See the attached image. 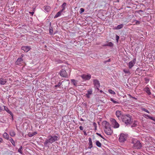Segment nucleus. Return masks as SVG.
I'll return each instance as SVG.
<instances>
[{"mask_svg": "<svg viewBox=\"0 0 155 155\" xmlns=\"http://www.w3.org/2000/svg\"><path fill=\"white\" fill-rule=\"evenodd\" d=\"M4 107V110H5L9 114L12 116V119H13V115L12 113L9 110L8 108L5 106H3Z\"/></svg>", "mask_w": 155, "mask_h": 155, "instance_id": "ddd939ff", "label": "nucleus"}, {"mask_svg": "<svg viewBox=\"0 0 155 155\" xmlns=\"http://www.w3.org/2000/svg\"><path fill=\"white\" fill-rule=\"evenodd\" d=\"M102 124L104 127V131L105 134L107 135H111L113 131L109 123L106 121H104L102 122Z\"/></svg>", "mask_w": 155, "mask_h": 155, "instance_id": "f03ea898", "label": "nucleus"}, {"mask_svg": "<svg viewBox=\"0 0 155 155\" xmlns=\"http://www.w3.org/2000/svg\"><path fill=\"white\" fill-rule=\"evenodd\" d=\"M147 114H144L143 115V116L144 117L146 118H147Z\"/></svg>", "mask_w": 155, "mask_h": 155, "instance_id": "09e8293b", "label": "nucleus"}, {"mask_svg": "<svg viewBox=\"0 0 155 155\" xmlns=\"http://www.w3.org/2000/svg\"><path fill=\"white\" fill-rule=\"evenodd\" d=\"M24 56V54H22L21 55V58H22V57H23Z\"/></svg>", "mask_w": 155, "mask_h": 155, "instance_id": "5fc2aeb1", "label": "nucleus"}, {"mask_svg": "<svg viewBox=\"0 0 155 155\" xmlns=\"http://www.w3.org/2000/svg\"><path fill=\"white\" fill-rule=\"evenodd\" d=\"M150 119L155 121V117H150Z\"/></svg>", "mask_w": 155, "mask_h": 155, "instance_id": "c03bdc74", "label": "nucleus"}, {"mask_svg": "<svg viewBox=\"0 0 155 155\" xmlns=\"http://www.w3.org/2000/svg\"><path fill=\"white\" fill-rule=\"evenodd\" d=\"M7 81L5 79H4L3 78H1L0 79V84L1 85H4L6 83Z\"/></svg>", "mask_w": 155, "mask_h": 155, "instance_id": "f3484780", "label": "nucleus"}, {"mask_svg": "<svg viewBox=\"0 0 155 155\" xmlns=\"http://www.w3.org/2000/svg\"><path fill=\"white\" fill-rule=\"evenodd\" d=\"M3 110L0 107V112L1 111V110Z\"/></svg>", "mask_w": 155, "mask_h": 155, "instance_id": "4d7b16f0", "label": "nucleus"}, {"mask_svg": "<svg viewBox=\"0 0 155 155\" xmlns=\"http://www.w3.org/2000/svg\"><path fill=\"white\" fill-rule=\"evenodd\" d=\"M81 77L84 80H88L91 79V76L90 74L86 75L83 74L81 75Z\"/></svg>", "mask_w": 155, "mask_h": 155, "instance_id": "9b49d317", "label": "nucleus"}, {"mask_svg": "<svg viewBox=\"0 0 155 155\" xmlns=\"http://www.w3.org/2000/svg\"><path fill=\"white\" fill-rule=\"evenodd\" d=\"M114 44L111 42H109L108 43L105 45L104 46H107L110 47H112L113 46Z\"/></svg>", "mask_w": 155, "mask_h": 155, "instance_id": "393cba45", "label": "nucleus"}, {"mask_svg": "<svg viewBox=\"0 0 155 155\" xmlns=\"http://www.w3.org/2000/svg\"><path fill=\"white\" fill-rule=\"evenodd\" d=\"M141 110L143 111H144L147 112V113H150V112L149 111L145 108H141Z\"/></svg>", "mask_w": 155, "mask_h": 155, "instance_id": "f704fd0d", "label": "nucleus"}, {"mask_svg": "<svg viewBox=\"0 0 155 155\" xmlns=\"http://www.w3.org/2000/svg\"><path fill=\"white\" fill-rule=\"evenodd\" d=\"M80 120L81 121H83L84 120L82 118H81Z\"/></svg>", "mask_w": 155, "mask_h": 155, "instance_id": "bf43d9fd", "label": "nucleus"}, {"mask_svg": "<svg viewBox=\"0 0 155 155\" xmlns=\"http://www.w3.org/2000/svg\"><path fill=\"white\" fill-rule=\"evenodd\" d=\"M44 8L46 12H48L50 11L51 8L49 6H46L44 7Z\"/></svg>", "mask_w": 155, "mask_h": 155, "instance_id": "4be33fe9", "label": "nucleus"}, {"mask_svg": "<svg viewBox=\"0 0 155 155\" xmlns=\"http://www.w3.org/2000/svg\"><path fill=\"white\" fill-rule=\"evenodd\" d=\"M108 92L111 94H115V93L112 90L109 89L108 90Z\"/></svg>", "mask_w": 155, "mask_h": 155, "instance_id": "473e14b6", "label": "nucleus"}, {"mask_svg": "<svg viewBox=\"0 0 155 155\" xmlns=\"http://www.w3.org/2000/svg\"><path fill=\"white\" fill-rule=\"evenodd\" d=\"M29 13L30 14H31V16H32L33 15L34 13V12H29Z\"/></svg>", "mask_w": 155, "mask_h": 155, "instance_id": "8fccbe9b", "label": "nucleus"}, {"mask_svg": "<svg viewBox=\"0 0 155 155\" xmlns=\"http://www.w3.org/2000/svg\"><path fill=\"white\" fill-rule=\"evenodd\" d=\"M119 38V36L117 35H116V40L117 41V42H118Z\"/></svg>", "mask_w": 155, "mask_h": 155, "instance_id": "58836bf2", "label": "nucleus"}, {"mask_svg": "<svg viewBox=\"0 0 155 155\" xmlns=\"http://www.w3.org/2000/svg\"><path fill=\"white\" fill-rule=\"evenodd\" d=\"M79 128L81 130H83L84 129L83 127L82 126H80Z\"/></svg>", "mask_w": 155, "mask_h": 155, "instance_id": "49530a36", "label": "nucleus"}, {"mask_svg": "<svg viewBox=\"0 0 155 155\" xmlns=\"http://www.w3.org/2000/svg\"><path fill=\"white\" fill-rule=\"evenodd\" d=\"M131 143L133 144V147L134 148L137 149L141 148V144L139 141L136 139H133L132 140Z\"/></svg>", "mask_w": 155, "mask_h": 155, "instance_id": "39448f33", "label": "nucleus"}, {"mask_svg": "<svg viewBox=\"0 0 155 155\" xmlns=\"http://www.w3.org/2000/svg\"><path fill=\"white\" fill-rule=\"evenodd\" d=\"M3 142V139L2 138L0 137V144Z\"/></svg>", "mask_w": 155, "mask_h": 155, "instance_id": "de8ad7c7", "label": "nucleus"}, {"mask_svg": "<svg viewBox=\"0 0 155 155\" xmlns=\"http://www.w3.org/2000/svg\"><path fill=\"white\" fill-rule=\"evenodd\" d=\"M136 59L134 58L133 60L130 61L128 64L127 66L130 69L136 63Z\"/></svg>", "mask_w": 155, "mask_h": 155, "instance_id": "1a4fd4ad", "label": "nucleus"}, {"mask_svg": "<svg viewBox=\"0 0 155 155\" xmlns=\"http://www.w3.org/2000/svg\"><path fill=\"white\" fill-rule=\"evenodd\" d=\"M144 91L146 92L148 95H150L151 94L150 90L149 87H146L144 89Z\"/></svg>", "mask_w": 155, "mask_h": 155, "instance_id": "aec40b11", "label": "nucleus"}, {"mask_svg": "<svg viewBox=\"0 0 155 155\" xmlns=\"http://www.w3.org/2000/svg\"><path fill=\"white\" fill-rule=\"evenodd\" d=\"M84 135L85 136L87 135V134L86 132V131L84 132Z\"/></svg>", "mask_w": 155, "mask_h": 155, "instance_id": "603ef678", "label": "nucleus"}, {"mask_svg": "<svg viewBox=\"0 0 155 155\" xmlns=\"http://www.w3.org/2000/svg\"><path fill=\"white\" fill-rule=\"evenodd\" d=\"M22 148V147L21 146L20 148L18 149V152L20 153H22V151L21 150Z\"/></svg>", "mask_w": 155, "mask_h": 155, "instance_id": "c9c22d12", "label": "nucleus"}, {"mask_svg": "<svg viewBox=\"0 0 155 155\" xmlns=\"http://www.w3.org/2000/svg\"><path fill=\"white\" fill-rule=\"evenodd\" d=\"M80 13H82L84 11V8H81L80 9Z\"/></svg>", "mask_w": 155, "mask_h": 155, "instance_id": "4c0bfd02", "label": "nucleus"}, {"mask_svg": "<svg viewBox=\"0 0 155 155\" xmlns=\"http://www.w3.org/2000/svg\"><path fill=\"white\" fill-rule=\"evenodd\" d=\"M138 68H137V70H136V71H138Z\"/></svg>", "mask_w": 155, "mask_h": 155, "instance_id": "680f3d73", "label": "nucleus"}, {"mask_svg": "<svg viewBox=\"0 0 155 155\" xmlns=\"http://www.w3.org/2000/svg\"><path fill=\"white\" fill-rule=\"evenodd\" d=\"M30 49V47L28 46H23L21 48V49L26 52H28Z\"/></svg>", "mask_w": 155, "mask_h": 155, "instance_id": "f8f14e48", "label": "nucleus"}, {"mask_svg": "<svg viewBox=\"0 0 155 155\" xmlns=\"http://www.w3.org/2000/svg\"><path fill=\"white\" fill-rule=\"evenodd\" d=\"M9 140L11 142V143H12L13 146H15V143L13 140L12 138L11 137L9 139Z\"/></svg>", "mask_w": 155, "mask_h": 155, "instance_id": "c756f323", "label": "nucleus"}, {"mask_svg": "<svg viewBox=\"0 0 155 155\" xmlns=\"http://www.w3.org/2000/svg\"><path fill=\"white\" fill-rule=\"evenodd\" d=\"M71 81L74 85L76 86L77 85V83L75 80L73 79H71Z\"/></svg>", "mask_w": 155, "mask_h": 155, "instance_id": "2f4dec72", "label": "nucleus"}, {"mask_svg": "<svg viewBox=\"0 0 155 155\" xmlns=\"http://www.w3.org/2000/svg\"><path fill=\"white\" fill-rule=\"evenodd\" d=\"M60 139V137L58 134L57 135H50L48 138L46 139L44 143V144L45 147H49L51 144L53 142L58 141Z\"/></svg>", "mask_w": 155, "mask_h": 155, "instance_id": "f257e3e1", "label": "nucleus"}, {"mask_svg": "<svg viewBox=\"0 0 155 155\" xmlns=\"http://www.w3.org/2000/svg\"><path fill=\"white\" fill-rule=\"evenodd\" d=\"M37 134V133L36 132H34L32 133H29L28 134V135L29 137H32Z\"/></svg>", "mask_w": 155, "mask_h": 155, "instance_id": "a878e982", "label": "nucleus"}, {"mask_svg": "<svg viewBox=\"0 0 155 155\" xmlns=\"http://www.w3.org/2000/svg\"><path fill=\"white\" fill-rule=\"evenodd\" d=\"M127 137V136L124 134H121L120 135L119 139V141L121 142H124L126 140Z\"/></svg>", "mask_w": 155, "mask_h": 155, "instance_id": "423d86ee", "label": "nucleus"}, {"mask_svg": "<svg viewBox=\"0 0 155 155\" xmlns=\"http://www.w3.org/2000/svg\"><path fill=\"white\" fill-rule=\"evenodd\" d=\"M121 118L123 122L127 126L130 125L132 123V119L131 116L129 115L122 116Z\"/></svg>", "mask_w": 155, "mask_h": 155, "instance_id": "20e7f679", "label": "nucleus"}, {"mask_svg": "<svg viewBox=\"0 0 155 155\" xmlns=\"http://www.w3.org/2000/svg\"><path fill=\"white\" fill-rule=\"evenodd\" d=\"M150 119L155 121V117H150Z\"/></svg>", "mask_w": 155, "mask_h": 155, "instance_id": "37998d69", "label": "nucleus"}, {"mask_svg": "<svg viewBox=\"0 0 155 155\" xmlns=\"http://www.w3.org/2000/svg\"><path fill=\"white\" fill-rule=\"evenodd\" d=\"M128 95L129 96V97L131 98H132V96L130 94H128Z\"/></svg>", "mask_w": 155, "mask_h": 155, "instance_id": "6e6d98bb", "label": "nucleus"}, {"mask_svg": "<svg viewBox=\"0 0 155 155\" xmlns=\"http://www.w3.org/2000/svg\"><path fill=\"white\" fill-rule=\"evenodd\" d=\"M140 11H141V12H142V10H140Z\"/></svg>", "mask_w": 155, "mask_h": 155, "instance_id": "e2e57ef3", "label": "nucleus"}, {"mask_svg": "<svg viewBox=\"0 0 155 155\" xmlns=\"http://www.w3.org/2000/svg\"><path fill=\"white\" fill-rule=\"evenodd\" d=\"M135 21H136V23L137 25L139 24L140 23V21H137V20H135Z\"/></svg>", "mask_w": 155, "mask_h": 155, "instance_id": "a18cd8bd", "label": "nucleus"}, {"mask_svg": "<svg viewBox=\"0 0 155 155\" xmlns=\"http://www.w3.org/2000/svg\"><path fill=\"white\" fill-rule=\"evenodd\" d=\"M93 84L96 89L99 90V88L100 87V83L99 81L96 80L94 79L93 80Z\"/></svg>", "mask_w": 155, "mask_h": 155, "instance_id": "6e6552de", "label": "nucleus"}, {"mask_svg": "<svg viewBox=\"0 0 155 155\" xmlns=\"http://www.w3.org/2000/svg\"><path fill=\"white\" fill-rule=\"evenodd\" d=\"M15 63L16 65H21L24 63L23 60L21 58H18Z\"/></svg>", "mask_w": 155, "mask_h": 155, "instance_id": "9d476101", "label": "nucleus"}, {"mask_svg": "<svg viewBox=\"0 0 155 155\" xmlns=\"http://www.w3.org/2000/svg\"><path fill=\"white\" fill-rule=\"evenodd\" d=\"M116 115L118 119H120V117H121V116L122 115L121 111L119 110H117L116 112Z\"/></svg>", "mask_w": 155, "mask_h": 155, "instance_id": "2eb2a0df", "label": "nucleus"}, {"mask_svg": "<svg viewBox=\"0 0 155 155\" xmlns=\"http://www.w3.org/2000/svg\"><path fill=\"white\" fill-rule=\"evenodd\" d=\"M138 123V122L137 121H134L133 124L131 125V127H136Z\"/></svg>", "mask_w": 155, "mask_h": 155, "instance_id": "c85d7f7f", "label": "nucleus"}, {"mask_svg": "<svg viewBox=\"0 0 155 155\" xmlns=\"http://www.w3.org/2000/svg\"><path fill=\"white\" fill-rule=\"evenodd\" d=\"M3 137L6 139L8 140L9 139V135L6 132H5L3 135Z\"/></svg>", "mask_w": 155, "mask_h": 155, "instance_id": "5701e85b", "label": "nucleus"}, {"mask_svg": "<svg viewBox=\"0 0 155 155\" xmlns=\"http://www.w3.org/2000/svg\"><path fill=\"white\" fill-rule=\"evenodd\" d=\"M70 72L71 71L68 67L65 66H63L62 69L60 72V74L62 77L67 78L68 77V73H70Z\"/></svg>", "mask_w": 155, "mask_h": 155, "instance_id": "7ed1b4c3", "label": "nucleus"}, {"mask_svg": "<svg viewBox=\"0 0 155 155\" xmlns=\"http://www.w3.org/2000/svg\"><path fill=\"white\" fill-rule=\"evenodd\" d=\"M110 101L113 102L115 104H119V102H118L117 101H115L114 100L113 98H111L110 99Z\"/></svg>", "mask_w": 155, "mask_h": 155, "instance_id": "72a5a7b5", "label": "nucleus"}, {"mask_svg": "<svg viewBox=\"0 0 155 155\" xmlns=\"http://www.w3.org/2000/svg\"><path fill=\"white\" fill-rule=\"evenodd\" d=\"M62 12L61 10L57 13L56 14V15L54 16V18H56L61 15V13Z\"/></svg>", "mask_w": 155, "mask_h": 155, "instance_id": "412c9836", "label": "nucleus"}, {"mask_svg": "<svg viewBox=\"0 0 155 155\" xmlns=\"http://www.w3.org/2000/svg\"><path fill=\"white\" fill-rule=\"evenodd\" d=\"M66 5V3L65 2L63 4L61 5V7L62 8V9L61 10V11L63 12V11L65 9Z\"/></svg>", "mask_w": 155, "mask_h": 155, "instance_id": "b1692460", "label": "nucleus"}, {"mask_svg": "<svg viewBox=\"0 0 155 155\" xmlns=\"http://www.w3.org/2000/svg\"><path fill=\"white\" fill-rule=\"evenodd\" d=\"M53 33V30L52 29H50L49 30V33L50 35H52Z\"/></svg>", "mask_w": 155, "mask_h": 155, "instance_id": "ea45409f", "label": "nucleus"}, {"mask_svg": "<svg viewBox=\"0 0 155 155\" xmlns=\"http://www.w3.org/2000/svg\"><path fill=\"white\" fill-rule=\"evenodd\" d=\"M123 71L126 74H127L129 75H130L131 74L130 71L128 69H124L123 70Z\"/></svg>", "mask_w": 155, "mask_h": 155, "instance_id": "cd10ccee", "label": "nucleus"}, {"mask_svg": "<svg viewBox=\"0 0 155 155\" xmlns=\"http://www.w3.org/2000/svg\"><path fill=\"white\" fill-rule=\"evenodd\" d=\"M151 117L149 116L148 115H147V118H149L150 119V117Z\"/></svg>", "mask_w": 155, "mask_h": 155, "instance_id": "864d4df0", "label": "nucleus"}, {"mask_svg": "<svg viewBox=\"0 0 155 155\" xmlns=\"http://www.w3.org/2000/svg\"><path fill=\"white\" fill-rule=\"evenodd\" d=\"M100 92H101V93L103 92V91L102 90H101V91H100Z\"/></svg>", "mask_w": 155, "mask_h": 155, "instance_id": "052dcab7", "label": "nucleus"}, {"mask_svg": "<svg viewBox=\"0 0 155 155\" xmlns=\"http://www.w3.org/2000/svg\"><path fill=\"white\" fill-rule=\"evenodd\" d=\"M132 98H134V99H135L136 100L137 99V98H135V97H132Z\"/></svg>", "mask_w": 155, "mask_h": 155, "instance_id": "13d9d810", "label": "nucleus"}, {"mask_svg": "<svg viewBox=\"0 0 155 155\" xmlns=\"http://www.w3.org/2000/svg\"><path fill=\"white\" fill-rule=\"evenodd\" d=\"M9 134L10 136L12 137H15L16 135L15 132L13 130H11L10 131Z\"/></svg>", "mask_w": 155, "mask_h": 155, "instance_id": "6ab92c4d", "label": "nucleus"}, {"mask_svg": "<svg viewBox=\"0 0 155 155\" xmlns=\"http://www.w3.org/2000/svg\"><path fill=\"white\" fill-rule=\"evenodd\" d=\"M111 61L110 60V59H108V60H107V61H104V64H106V63L107 62H110Z\"/></svg>", "mask_w": 155, "mask_h": 155, "instance_id": "79ce46f5", "label": "nucleus"}, {"mask_svg": "<svg viewBox=\"0 0 155 155\" xmlns=\"http://www.w3.org/2000/svg\"><path fill=\"white\" fill-rule=\"evenodd\" d=\"M124 26L123 24H121L120 25H118L117 27H115L114 28V29L118 30L122 28Z\"/></svg>", "mask_w": 155, "mask_h": 155, "instance_id": "a211bd4d", "label": "nucleus"}, {"mask_svg": "<svg viewBox=\"0 0 155 155\" xmlns=\"http://www.w3.org/2000/svg\"><path fill=\"white\" fill-rule=\"evenodd\" d=\"M145 80L146 81H147V82H149V79H147V78H145Z\"/></svg>", "mask_w": 155, "mask_h": 155, "instance_id": "3c124183", "label": "nucleus"}, {"mask_svg": "<svg viewBox=\"0 0 155 155\" xmlns=\"http://www.w3.org/2000/svg\"><path fill=\"white\" fill-rule=\"evenodd\" d=\"M92 93V89H90L87 91V93L86 94V95L87 98H90V95Z\"/></svg>", "mask_w": 155, "mask_h": 155, "instance_id": "4468645a", "label": "nucleus"}, {"mask_svg": "<svg viewBox=\"0 0 155 155\" xmlns=\"http://www.w3.org/2000/svg\"><path fill=\"white\" fill-rule=\"evenodd\" d=\"M96 144L98 147H101L102 146L101 143L98 140H97L96 141Z\"/></svg>", "mask_w": 155, "mask_h": 155, "instance_id": "bb28decb", "label": "nucleus"}, {"mask_svg": "<svg viewBox=\"0 0 155 155\" xmlns=\"http://www.w3.org/2000/svg\"><path fill=\"white\" fill-rule=\"evenodd\" d=\"M96 134L97 135L101 137V138H102L103 139H104V138L102 136V135L101 134H100L99 133H97Z\"/></svg>", "mask_w": 155, "mask_h": 155, "instance_id": "a19ab883", "label": "nucleus"}, {"mask_svg": "<svg viewBox=\"0 0 155 155\" xmlns=\"http://www.w3.org/2000/svg\"><path fill=\"white\" fill-rule=\"evenodd\" d=\"M89 145V147L88 148L91 149L93 147L92 142L91 138L90 137L88 138Z\"/></svg>", "mask_w": 155, "mask_h": 155, "instance_id": "dca6fc26", "label": "nucleus"}, {"mask_svg": "<svg viewBox=\"0 0 155 155\" xmlns=\"http://www.w3.org/2000/svg\"><path fill=\"white\" fill-rule=\"evenodd\" d=\"M93 126L94 127L95 129V130H96L97 127V124L95 123L94 122L93 123Z\"/></svg>", "mask_w": 155, "mask_h": 155, "instance_id": "e433bc0d", "label": "nucleus"}, {"mask_svg": "<svg viewBox=\"0 0 155 155\" xmlns=\"http://www.w3.org/2000/svg\"><path fill=\"white\" fill-rule=\"evenodd\" d=\"M110 121L111 122L114 128H117L119 127V124L116 121L115 119L113 118H111L110 119Z\"/></svg>", "mask_w": 155, "mask_h": 155, "instance_id": "0eeeda50", "label": "nucleus"}, {"mask_svg": "<svg viewBox=\"0 0 155 155\" xmlns=\"http://www.w3.org/2000/svg\"><path fill=\"white\" fill-rule=\"evenodd\" d=\"M63 82V81H62V82L60 81V82H59L58 83V84L55 85L54 86V87H60V86L61 85Z\"/></svg>", "mask_w": 155, "mask_h": 155, "instance_id": "7c9ffc66", "label": "nucleus"}]
</instances>
